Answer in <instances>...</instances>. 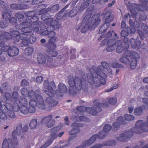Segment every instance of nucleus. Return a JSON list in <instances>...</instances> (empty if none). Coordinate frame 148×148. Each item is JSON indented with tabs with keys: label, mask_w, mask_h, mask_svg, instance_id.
I'll list each match as a JSON object with an SVG mask.
<instances>
[{
	"label": "nucleus",
	"mask_w": 148,
	"mask_h": 148,
	"mask_svg": "<svg viewBox=\"0 0 148 148\" xmlns=\"http://www.w3.org/2000/svg\"><path fill=\"white\" fill-rule=\"evenodd\" d=\"M112 33H114V38L116 39L118 38V37L117 36L116 34L114 32V30H112V31H109L105 35V38L108 40L109 38H111L112 36Z\"/></svg>",
	"instance_id": "obj_44"
},
{
	"label": "nucleus",
	"mask_w": 148,
	"mask_h": 148,
	"mask_svg": "<svg viewBox=\"0 0 148 148\" xmlns=\"http://www.w3.org/2000/svg\"><path fill=\"white\" fill-rule=\"evenodd\" d=\"M2 148H15L12 143L11 140L9 139L8 140L6 139H4Z\"/></svg>",
	"instance_id": "obj_32"
},
{
	"label": "nucleus",
	"mask_w": 148,
	"mask_h": 148,
	"mask_svg": "<svg viewBox=\"0 0 148 148\" xmlns=\"http://www.w3.org/2000/svg\"><path fill=\"white\" fill-rule=\"evenodd\" d=\"M9 22L11 24L14 25L16 23L17 19L15 17H12L10 18L9 20Z\"/></svg>",
	"instance_id": "obj_58"
},
{
	"label": "nucleus",
	"mask_w": 148,
	"mask_h": 148,
	"mask_svg": "<svg viewBox=\"0 0 148 148\" xmlns=\"http://www.w3.org/2000/svg\"><path fill=\"white\" fill-rule=\"evenodd\" d=\"M47 5L45 4H42L40 5V8H42V9L39 10L38 12V14L39 15H41L45 13H47L49 12V9L47 8L46 9Z\"/></svg>",
	"instance_id": "obj_39"
},
{
	"label": "nucleus",
	"mask_w": 148,
	"mask_h": 148,
	"mask_svg": "<svg viewBox=\"0 0 148 148\" xmlns=\"http://www.w3.org/2000/svg\"><path fill=\"white\" fill-rule=\"evenodd\" d=\"M119 85L117 84H115L113 86L110 88L106 90V92H108L111 91L114 89H116L118 87Z\"/></svg>",
	"instance_id": "obj_59"
},
{
	"label": "nucleus",
	"mask_w": 148,
	"mask_h": 148,
	"mask_svg": "<svg viewBox=\"0 0 148 148\" xmlns=\"http://www.w3.org/2000/svg\"><path fill=\"white\" fill-rule=\"evenodd\" d=\"M6 48L8 55L10 57H13L17 56L19 53V50L16 47L12 46Z\"/></svg>",
	"instance_id": "obj_23"
},
{
	"label": "nucleus",
	"mask_w": 148,
	"mask_h": 148,
	"mask_svg": "<svg viewBox=\"0 0 148 148\" xmlns=\"http://www.w3.org/2000/svg\"><path fill=\"white\" fill-rule=\"evenodd\" d=\"M34 49L32 47H28L25 50V54L27 56L31 55L34 51Z\"/></svg>",
	"instance_id": "obj_48"
},
{
	"label": "nucleus",
	"mask_w": 148,
	"mask_h": 148,
	"mask_svg": "<svg viewBox=\"0 0 148 148\" xmlns=\"http://www.w3.org/2000/svg\"><path fill=\"white\" fill-rule=\"evenodd\" d=\"M141 4H136L135 3H131L128 2L125 3L127 9L130 10L133 18H136L137 14V12L140 11L145 12H148V0H139Z\"/></svg>",
	"instance_id": "obj_6"
},
{
	"label": "nucleus",
	"mask_w": 148,
	"mask_h": 148,
	"mask_svg": "<svg viewBox=\"0 0 148 148\" xmlns=\"http://www.w3.org/2000/svg\"><path fill=\"white\" fill-rule=\"evenodd\" d=\"M83 126V125L82 124L78 123L75 122L72 123L71 126L73 129L71 130L70 131L69 133L70 135H73V136L69 138L68 140V142H69L72 140L74 139L73 136H74V135L75 136V137H76V134L79 133L80 131L79 128L82 127Z\"/></svg>",
	"instance_id": "obj_16"
},
{
	"label": "nucleus",
	"mask_w": 148,
	"mask_h": 148,
	"mask_svg": "<svg viewBox=\"0 0 148 148\" xmlns=\"http://www.w3.org/2000/svg\"><path fill=\"white\" fill-rule=\"evenodd\" d=\"M111 65L113 67L115 68H121L122 66L121 64L116 62L112 63Z\"/></svg>",
	"instance_id": "obj_57"
},
{
	"label": "nucleus",
	"mask_w": 148,
	"mask_h": 148,
	"mask_svg": "<svg viewBox=\"0 0 148 148\" xmlns=\"http://www.w3.org/2000/svg\"><path fill=\"white\" fill-rule=\"evenodd\" d=\"M101 65L103 68L105 69H107L109 67V64L107 62L103 61L101 62Z\"/></svg>",
	"instance_id": "obj_62"
},
{
	"label": "nucleus",
	"mask_w": 148,
	"mask_h": 148,
	"mask_svg": "<svg viewBox=\"0 0 148 148\" xmlns=\"http://www.w3.org/2000/svg\"><path fill=\"white\" fill-rule=\"evenodd\" d=\"M20 97L17 92L16 91L13 92L12 94V98L11 99V101L13 103V104L11 105L14 106L15 103H17L16 102L18 100Z\"/></svg>",
	"instance_id": "obj_34"
},
{
	"label": "nucleus",
	"mask_w": 148,
	"mask_h": 148,
	"mask_svg": "<svg viewBox=\"0 0 148 148\" xmlns=\"http://www.w3.org/2000/svg\"><path fill=\"white\" fill-rule=\"evenodd\" d=\"M4 105L1 104L0 101V118L4 120H7L8 117L6 113H7L6 109H5Z\"/></svg>",
	"instance_id": "obj_28"
},
{
	"label": "nucleus",
	"mask_w": 148,
	"mask_h": 148,
	"mask_svg": "<svg viewBox=\"0 0 148 148\" xmlns=\"http://www.w3.org/2000/svg\"><path fill=\"white\" fill-rule=\"evenodd\" d=\"M16 27L18 29H21V32L23 33L22 34H25L26 36L29 35H32L34 34L33 32L34 31L30 25H22L21 23L18 26V25H16Z\"/></svg>",
	"instance_id": "obj_17"
},
{
	"label": "nucleus",
	"mask_w": 148,
	"mask_h": 148,
	"mask_svg": "<svg viewBox=\"0 0 148 148\" xmlns=\"http://www.w3.org/2000/svg\"><path fill=\"white\" fill-rule=\"evenodd\" d=\"M52 117V115H51L44 118L41 121V123L43 124H46L47 126L48 127H52L55 122V120H51Z\"/></svg>",
	"instance_id": "obj_20"
},
{
	"label": "nucleus",
	"mask_w": 148,
	"mask_h": 148,
	"mask_svg": "<svg viewBox=\"0 0 148 148\" xmlns=\"http://www.w3.org/2000/svg\"><path fill=\"white\" fill-rule=\"evenodd\" d=\"M115 40L111 39L108 40L107 43L108 46L106 49L108 52H111L114 51L115 48L114 46L115 45Z\"/></svg>",
	"instance_id": "obj_31"
},
{
	"label": "nucleus",
	"mask_w": 148,
	"mask_h": 148,
	"mask_svg": "<svg viewBox=\"0 0 148 148\" xmlns=\"http://www.w3.org/2000/svg\"><path fill=\"white\" fill-rule=\"evenodd\" d=\"M35 107L29 106V108H28L27 106L25 108H24L21 112L24 114H26L29 112L30 113H34L36 111V108Z\"/></svg>",
	"instance_id": "obj_35"
},
{
	"label": "nucleus",
	"mask_w": 148,
	"mask_h": 148,
	"mask_svg": "<svg viewBox=\"0 0 148 148\" xmlns=\"http://www.w3.org/2000/svg\"><path fill=\"white\" fill-rule=\"evenodd\" d=\"M108 101L110 104L114 105L116 103L117 99L115 97H112L109 99Z\"/></svg>",
	"instance_id": "obj_54"
},
{
	"label": "nucleus",
	"mask_w": 148,
	"mask_h": 148,
	"mask_svg": "<svg viewBox=\"0 0 148 148\" xmlns=\"http://www.w3.org/2000/svg\"><path fill=\"white\" fill-rule=\"evenodd\" d=\"M8 11L6 10L2 12V14L3 20L7 21L8 22L11 16L10 14L8 13Z\"/></svg>",
	"instance_id": "obj_41"
},
{
	"label": "nucleus",
	"mask_w": 148,
	"mask_h": 148,
	"mask_svg": "<svg viewBox=\"0 0 148 148\" xmlns=\"http://www.w3.org/2000/svg\"><path fill=\"white\" fill-rule=\"evenodd\" d=\"M143 113V110L141 107H140L135 109L134 114L136 115H140Z\"/></svg>",
	"instance_id": "obj_49"
},
{
	"label": "nucleus",
	"mask_w": 148,
	"mask_h": 148,
	"mask_svg": "<svg viewBox=\"0 0 148 148\" xmlns=\"http://www.w3.org/2000/svg\"><path fill=\"white\" fill-rule=\"evenodd\" d=\"M53 30H49L48 36V37L50 39L45 45H47L48 47L50 49H54L56 48V44L55 43L56 42L57 38L56 36V33L53 31Z\"/></svg>",
	"instance_id": "obj_12"
},
{
	"label": "nucleus",
	"mask_w": 148,
	"mask_h": 148,
	"mask_svg": "<svg viewBox=\"0 0 148 148\" xmlns=\"http://www.w3.org/2000/svg\"><path fill=\"white\" fill-rule=\"evenodd\" d=\"M75 118L76 119V121L77 122H80L82 121L88 122L90 121L88 118L82 116L78 117L77 116Z\"/></svg>",
	"instance_id": "obj_42"
},
{
	"label": "nucleus",
	"mask_w": 148,
	"mask_h": 148,
	"mask_svg": "<svg viewBox=\"0 0 148 148\" xmlns=\"http://www.w3.org/2000/svg\"><path fill=\"white\" fill-rule=\"evenodd\" d=\"M11 34L12 36V39L13 40V42L14 44L16 45H18L19 44H17L19 42L20 38V35L21 34H20L19 32L16 30H13L11 31Z\"/></svg>",
	"instance_id": "obj_27"
},
{
	"label": "nucleus",
	"mask_w": 148,
	"mask_h": 148,
	"mask_svg": "<svg viewBox=\"0 0 148 148\" xmlns=\"http://www.w3.org/2000/svg\"><path fill=\"white\" fill-rule=\"evenodd\" d=\"M18 102L20 105V106L18 103H15L13 107L14 111L17 112L20 110L21 112H23L24 108H25L28 105V102L26 98L20 96L18 99Z\"/></svg>",
	"instance_id": "obj_11"
},
{
	"label": "nucleus",
	"mask_w": 148,
	"mask_h": 148,
	"mask_svg": "<svg viewBox=\"0 0 148 148\" xmlns=\"http://www.w3.org/2000/svg\"><path fill=\"white\" fill-rule=\"evenodd\" d=\"M15 16L18 19H21L24 17V15L21 13V12H18L15 14Z\"/></svg>",
	"instance_id": "obj_56"
},
{
	"label": "nucleus",
	"mask_w": 148,
	"mask_h": 148,
	"mask_svg": "<svg viewBox=\"0 0 148 148\" xmlns=\"http://www.w3.org/2000/svg\"><path fill=\"white\" fill-rule=\"evenodd\" d=\"M32 13H34V11H29L27 12L25 19L21 23V25H30L34 31L36 28L40 27L42 22L39 20V17L36 15L31 16Z\"/></svg>",
	"instance_id": "obj_7"
},
{
	"label": "nucleus",
	"mask_w": 148,
	"mask_h": 148,
	"mask_svg": "<svg viewBox=\"0 0 148 148\" xmlns=\"http://www.w3.org/2000/svg\"><path fill=\"white\" fill-rule=\"evenodd\" d=\"M77 13V10L73 8L69 12V15L70 17H73L76 15Z\"/></svg>",
	"instance_id": "obj_53"
},
{
	"label": "nucleus",
	"mask_w": 148,
	"mask_h": 148,
	"mask_svg": "<svg viewBox=\"0 0 148 148\" xmlns=\"http://www.w3.org/2000/svg\"><path fill=\"white\" fill-rule=\"evenodd\" d=\"M130 43L131 47L134 49H142L144 50L145 49L146 45L144 43L141 45V42L140 41L136 40L134 38H131L130 39Z\"/></svg>",
	"instance_id": "obj_19"
},
{
	"label": "nucleus",
	"mask_w": 148,
	"mask_h": 148,
	"mask_svg": "<svg viewBox=\"0 0 148 148\" xmlns=\"http://www.w3.org/2000/svg\"><path fill=\"white\" fill-rule=\"evenodd\" d=\"M40 94V90H36L34 95L33 96V97L29 98L30 100L29 101V106L35 107L38 105L39 109L43 110L45 109V106L43 99Z\"/></svg>",
	"instance_id": "obj_9"
},
{
	"label": "nucleus",
	"mask_w": 148,
	"mask_h": 148,
	"mask_svg": "<svg viewBox=\"0 0 148 148\" xmlns=\"http://www.w3.org/2000/svg\"><path fill=\"white\" fill-rule=\"evenodd\" d=\"M45 0H33L32 2V4L33 5H36L39 4L44 2Z\"/></svg>",
	"instance_id": "obj_55"
},
{
	"label": "nucleus",
	"mask_w": 148,
	"mask_h": 148,
	"mask_svg": "<svg viewBox=\"0 0 148 148\" xmlns=\"http://www.w3.org/2000/svg\"><path fill=\"white\" fill-rule=\"evenodd\" d=\"M33 35H29L26 36L25 34H21L20 35V39L21 40V42L22 44L25 46L28 45V43L32 44L34 43L36 40V37Z\"/></svg>",
	"instance_id": "obj_14"
},
{
	"label": "nucleus",
	"mask_w": 148,
	"mask_h": 148,
	"mask_svg": "<svg viewBox=\"0 0 148 148\" xmlns=\"http://www.w3.org/2000/svg\"><path fill=\"white\" fill-rule=\"evenodd\" d=\"M0 47L1 48H0V55L2 53V51L4 52L6 51V48L8 47L7 46H5V43L4 41H3L0 39Z\"/></svg>",
	"instance_id": "obj_45"
},
{
	"label": "nucleus",
	"mask_w": 148,
	"mask_h": 148,
	"mask_svg": "<svg viewBox=\"0 0 148 148\" xmlns=\"http://www.w3.org/2000/svg\"><path fill=\"white\" fill-rule=\"evenodd\" d=\"M116 144V141L114 140H109L103 144H97L90 148H101L103 146H113Z\"/></svg>",
	"instance_id": "obj_26"
},
{
	"label": "nucleus",
	"mask_w": 148,
	"mask_h": 148,
	"mask_svg": "<svg viewBox=\"0 0 148 148\" xmlns=\"http://www.w3.org/2000/svg\"><path fill=\"white\" fill-rule=\"evenodd\" d=\"M37 120L36 119H32L30 122L29 125L30 128L34 129L37 126Z\"/></svg>",
	"instance_id": "obj_46"
},
{
	"label": "nucleus",
	"mask_w": 148,
	"mask_h": 148,
	"mask_svg": "<svg viewBox=\"0 0 148 148\" xmlns=\"http://www.w3.org/2000/svg\"><path fill=\"white\" fill-rule=\"evenodd\" d=\"M125 118L122 116H120L116 119V122H114L113 124V129L114 130H117L119 128L120 125H124L126 123V121H131L134 120L135 117L131 115L126 114L125 115Z\"/></svg>",
	"instance_id": "obj_10"
},
{
	"label": "nucleus",
	"mask_w": 148,
	"mask_h": 148,
	"mask_svg": "<svg viewBox=\"0 0 148 148\" xmlns=\"http://www.w3.org/2000/svg\"><path fill=\"white\" fill-rule=\"evenodd\" d=\"M147 16L145 14H142L139 17L140 21H145L147 19Z\"/></svg>",
	"instance_id": "obj_63"
},
{
	"label": "nucleus",
	"mask_w": 148,
	"mask_h": 148,
	"mask_svg": "<svg viewBox=\"0 0 148 148\" xmlns=\"http://www.w3.org/2000/svg\"><path fill=\"white\" fill-rule=\"evenodd\" d=\"M21 92L22 95L24 96H28L29 98H31L33 97V96L34 95L35 91H34L33 90H31L29 91L26 88H23L21 89Z\"/></svg>",
	"instance_id": "obj_30"
},
{
	"label": "nucleus",
	"mask_w": 148,
	"mask_h": 148,
	"mask_svg": "<svg viewBox=\"0 0 148 148\" xmlns=\"http://www.w3.org/2000/svg\"><path fill=\"white\" fill-rule=\"evenodd\" d=\"M12 39V36L11 34L6 32H3L0 36V39L2 41L5 39Z\"/></svg>",
	"instance_id": "obj_38"
},
{
	"label": "nucleus",
	"mask_w": 148,
	"mask_h": 148,
	"mask_svg": "<svg viewBox=\"0 0 148 148\" xmlns=\"http://www.w3.org/2000/svg\"><path fill=\"white\" fill-rule=\"evenodd\" d=\"M101 65L98 67L93 66L89 69L90 73L84 75L82 77H75L74 78L73 76L69 75L68 77V83L70 85L69 93L70 95L73 96L76 95L78 92L83 89L84 92L87 91L88 89V83L89 84L94 85L95 87L100 86L105 84L106 75L103 72V69H102Z\"/></svg>",
	"instance_id": "obj_1"
},
{
	"label": "nucleus",
	"mask_w": 148,
	"mask_h": 148,
	"mask_svg": "<svg viewBox=\"0 0 148 148\" xmlns=\"http://www.w3.org/2000/svg\"><path fill=\"white\" fill-rule=\"evenodd\" d=\"M48 8L49 9V12L51 11L52 12H55L59 10V5L58 4H56L54 5L51 8Z\"/></svg>",
	"instance_id": "obj_51"
},
{
	"label": "nucleus",
	"mask_w": 148,
	"mask_h": 148,
	"mask_svg": "<svg viewBox=\"0 0 148 148\" xmlns=\"http://www.w3.org/2000/svg\"><path fill=\"white\" fill-rule=\"evenodd\" d=\"M112 13L111 10H108L105 13L104 18L106 24H109L110 23L114 20V16L112 15Z\"/></svg>",
	"instance_id": "obj_24"
},
{
	"label": "nucleus",
	"mask_w": 148,
	"mask_h": 148,
	"mask_svg": "<svg viewBox=\"0 0 148 148\" xmlns=\"http://www.w3.org/2000/svg\"><path fill=\"white\" fill-rule=\"evenodd\" d=\"M115 45L117 46L116 51L118 53H121L125 51L123 56L120 58V61L125 64L130 65L132 69H135L137 64L138 59L140 58L139 54L136 52L130 51L128 50L129 47L128 44H125L122 46V42L121 40L115 41Z\"/></svg>",
	"instance_id": "obj_3"
},
{
	"label": "nucleus",
	"mask_w": 148,
	"mask_h": 148,
	"mask_svg": "<svg viewBox=\"0 0 148 148\" xmlns=\"http://www.w3.org/2000/svg\"><path fill=\"white\" fill-rule=\"evenodd\" d=\"M4 107L7 110V114L9 117L10 119H14L16 117V115L13 110H14V106L11 105L9 103L7 102L4 105Z\"/></svg>",
	"instance_id": "obj_21"
},
{
	"label": "nucleus",
	"mask_w": 148,
	"mask_h": 148,
	"mask_svg": "<svg viewBox=\"0 0 148 148\" xmlns=\"http://www.w3.org/2000/svg\"><path fill=\"white\" fill-rule=\"evenodd\" d=\"M93 103L94 108L96 110L89 107L85 108L83 106L77 107V111L81 112H83L86 111L92 115H95L97 114L98 112H100L101 111V108H103L105 104L98 102L97 100H94Z\"/></svg>",
	"instance_id": "obj_8"
},
{
	"label": "nucleus",
	"mask_w": 148,
	"mask_h": 148,
	"mask_svg": "<svg viewBox=\"0 0 148 148\" xmlns=\"http://www.w3.org/2000/svg\"><path fill=\"white\" fill-rule=\"evenodd\" d=\"M141 27L143 31L142 32L140 30L138 29L137 32L139 35L141 39L143 40L145 38L148 37V31L147 30L148 29V26L146 24L142 23L141 24Z\"/></svg>",
	"instance_id": "obj_22"
},
{
	"label": "nucleus",
	"mask_w": 148,
	"mask_h": 148,
	"mask_svg": "<svg viewBox=\"0 0 148 148\" xmlns=\"http://www.w3.org/2000/svg\"><path fill=\"white\" fill-rule=\"evenodd\" d=\"M43 79L42 77L41 76H38L36 79V82L38 84H40L43 81Z\"/></svg>",
	"instance_id": "obj_61"
},
{
	"label": "nucleus",
	"mask_w": 148,
	"mask_h": 148,
	"mask_svg": "<svg viewBox=\"0 0 148 148\" xmlns=\"http://www.w3.org/2000/svg\"><path fill=\"white\" fill-rule=\"evenodd\" d=\"M47 13H44L41 16V20L44 21V23L46 25L60 24L57 21L53 20L52 18H49Z\"/></svg>",
	"instance_id": "obj_18"
},
{
	"label": "nucleus",
	"mask_w": 148,
	"mask_h": 148,
	"mask_svg": "<svg viewBox=\"0 0 148 148\" xmlns=\"http://www.w3.org/2000/svg\"><path fill=\"white\" fill-rule=\"evenodd\" d=\"M48 25L46 30H45L41 31L39 30V27L36 28L34 32H36L38 34H40L41 35L45 36L48 35V34L49 30H54V29H59L61 27V24H52L47 25Z\"/></svg>",
	"instance_id": "obj_13"
},
{
	"label": "nucleus",
	"mask_w": 148,
	"mask_h": 148,
	"mask_svg": "<svg viewBox=\"0 0 148 148\" xmlns=\"http://www.w3.org/2000/svg\"><path fill=\"white\" fill-rule=\"evenodd\" d=\"M29 85L28 82L25 79H23L21 81V85L22 86H27Z\"/></svg>",
	"instance_id": "obj_60"
},
{
	"label": "nucleus",
	"mask_w": 148,
	"mask_h": 148,
	"mask_svg": "<svg viewBox=\"0 0 148 148\" xmlns=\"http://www.w3.org/2000/svg\"><path fill=\"white\" fill-rule=\"evenodd\" d=\"M121 34L122 37L127 36L128 35L129 33L126 31L122 30L121 32Z\"/></svg>",
	"instance_id": "obj_64"
},
{
	"label": "nucleus",
	"mask_w": 148,
	"mask_h": 148,
	"mask_svg": "<svg viewBox=\"0 0 148 148\" xmlns=\"http://www.w3.org/2000/svg\"><path fill=\"white\" fill-rule=\"evenodd\" d=\"M10 7L13 10H21L27 9L28 6L23 3H12L10 5Z\"/></svg>",
	"instance_id": "obj_25"
},
{
	"label": "nucleus",
	"mask_w": 148,
	"mask_h": 148,
	"mask_svg": "<svg viewBox=\"0 0 148 148\" xmlns=\"http://www.w3.org/2000/svg\"><path fill=\"white\" fill-rule=\"evenodd\" d=\"M109 26L110 24H106L105 23L101 27L98 32V34H99L101 33V36L98 39L99 40H101L104 37V33L109 27Z\"/></svg>",
	"instance_id": "obj_29"
},
{
	"label": "nucleus",
	"mask_w": 148,
	"mask_h": 148,
	"mask_svg": "<svg viewBox=\"0 0 148 148\" xmlns=\"http://www.w3.org/2000/svg\"><path fill=\"white\" fill-rule=\"evenodd\" d=\"M147 123L143 122V120L138 121L135 124V127L130 131L124 132L120 134L119 137H117V140L120 142L128 140L131 138L135 133H141L143 132L148 131V116L147 119Z\"/></svg>",
	"instance_id": "obj_4"
},
{
	"label": "nucleus",
	"mask_w": 148,
	"mask_h": 148,
	"mask_svg": "<svg viewBox=\"0 0 148 148\" xmlns=\"http://www.w3.org/2000/svg\"><path fill=\"white\" fill-rule=\"evenodd\" d=\"M43 86L45 92L49 97H47L46 99V101L48 103L49 108L56 106L58 102L53 100L52 97L55 95V93L58 97H62L64 93L67 92V88L66 86L62 83H60L58 86V90L55 92L54 89L56 88V86L53 81H51L49 83L48 80H45L44 81Z\"/></svg>",
	"instance_id": "obj_2"
},
{
	"label": "nucleus",
	"mask_w": 148,
	"mask_h": 148,
	"mask_svg": "<svg viewBox=\"0 0 148 148\" xmlns=\"http://www.w3.org/2000/svg\"><path fill=\"white\" fill-rule=\"evenodd\" d=\"M69 5V4H68L66 5L62 10H61L59 12L58 14H60V16H61V17L63 18L65 17L66 14V12L65 10L68 8Z\"/></svg>",
	"instance_id": "obj_50"
},
{
	"label": "nucleus",
	"mask_w": 148,
	"mask_h": 148,
	"mask_svg": "<svg viewBox=\"0 0 148 148\" xmlns=\"http://www.w3.org/2000/svg\"><path fill=\"white\" fill-rule=\"evenodd\" d=\"M4 96L3 99H2V101L3 102H6L7 101H11L12 96L8 92H5L4 93Z\"/></svg>",
	"instance_id": "obj_43"
},
{
	"label": "nucleus",
	"mask_w": 148,
	"mask_h": 148,
	"mask_svg": "<svg viewBox=\"0 0 148 148\" xmlns=\"http://www.w3.org/2000/svg\"><path fill=\"white\" fill-rule=\"evenodd\" d=\"M23 124L21 123L18 124L16 126V130H14L12 132V136L13 138V140L11 139H9L12 140V143L14 145H18V142L17 141V138H16L17 136H20Z\"/></svg>",
	"instance_id": "obj_15"
},
{
	"label": "nucleus",
	"mask_w": 148,
	"mask_h": 148,
	"mask_svg": "<svg viewBox=\"0 0 148 148\" xmlns=\"http://www.w3.org/2000/svg\"><path fill=\"white\" fill-rule=\"evenodd\" d=\"M91 0H83V2L81 5L80 10L81 11L84 10L89 6Z\"/></svg>",
	"instance_id": "obj_40"
},
{
	"label": "nucleus",
	"mask_w": 148,
	"mask_h": 148,
	"mask_svg": "<svg viewBox=\"0 0 148 148\" xmlns=\"http://www.w3.org/2000/svg\"><path fill=\"white\" fill-rule=\"evenodd\" d=\"M46 58L42 53H39L37 56V61L38 63L41 64H45L46 62Z\"/></svg>",
	"instance_id": "obj_33"
},
{
	"label": "nucleus",
	"mask_w": 148,
	"mask_h": 148,
	"mask_svg": "<svg viewBox=\"0 0 148 148\" xmlns=\"http://www.w3.org/2000/svg\"><path fill=\"white\" fill-rule=\"evenodd\" d=\"M51 137L53 138V139L52 140L51 139H49L47 142L41 147L40 148H46L51 144L53 140L57 137L56 134V133L53 134L51 135Z\"/></svg>",
	"instance_id": "obj_36"
},
{
	"label": "nucleus",
	"mask_w": 148,
	"mask_h": 148,
	"mask_svg": "<svg viewBox=\"0 0 148 148\" xmlns=\"http://www.w3.org/2000/svg\"><path fill=\"white\" fill-rule=\"evenodd\" d=\"M45 46L46 48L47 51L48 53L52 57H55L58 55V52L57 51H54L57 48L56 45V48L54 49H49L47 45H45Z\"/></svg>",
	"instance_id": "obj_37"
},
{
	"label": "nucleus",
	"mask_w": 148,
	"mask_h": 148,
	"mask_svg": "<svg viewBox=\"0 0 148 148\" xmlns=\"http://www.w3.org/2000/svg\"><path fill=\"white\" fill-rule=\"evenodd\" d=\"M112 127V128L113 130L115 131V130H114L113 129V125H112V127L109 124H106L103 127V131L105 132H108L111 130ZM119 128H118L117 130H117Z\"/></svg>",
	"instance_id": "obj_47"
},
{
	"label": "nucleus",
	"mask_w": 148,
	"mask_h": 148,
	"mask_svg": "<svg viewBox=\"0 0 148 148\" xmlns=\"http://www.w3.org/2000/svg\"><path fill=\"white\" fill-rule=\"evenodd\" d=\"M94 9L93 6L90 7L87 9V14L85 16L82 22L81 26H82V32L85 33L88 29H90L91 25L92 28H95L99 24L101 21L99 18L100 14H97L93 15L91 18V21L90 19L92 15V11Z\"/></svg>",
	"instance_id": "obj_5"
},
{
	"label": "nucleus",
	"mask_w": 148,
	"mask_h": 148,
	"mask_svg": "<svg viewBox=\"0 0 148 148\" xmlns=\"http://www.w3.org/2000/svg\"><path fill=\"white\" fill-rule=\"evenodd\" d=\"M8 24L7 21L1 20L0 21V27L2 28H4L8 26Z\"/></svg>",
	"instance_id": "obj_52"
}]
</instances>
